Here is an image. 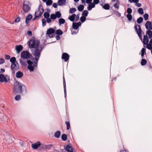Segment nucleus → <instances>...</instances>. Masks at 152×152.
I'll use <instances>...</instances> for the list:
<instances>
[{
    "label": "nucleus",
    "instance_id": "nucleus-1",
    "mask_svg": "<svg viewBox=\"0 0 152 152\" xmlns=\"http://www.w3.org/2000/svg\"><path fill=\"white\" fill-rule=\"evenodd\" d=\"M39 41L34 39L30 40L28 42L29 47L31 49L32 54L34 56H36L37 58L40 57L42 49L39 46Z\"/></svg>",
    "mask_w": 152,
    "mask_h": 152
},
{
    "label": "nucleus",
    "instance_id": "nucleus-2",
    "mask_svg": "<svg viewBox=\"0 0 152 152\" xmlns=\"http://www.w3.org/2000/svg\"><path fill=\"white\" fill-rule=\"evenodd\" d=\"M23 89L26 90V87L23 84L18 81L14 83L13 89V94H22Z\"/></svg>",
    "mask_w": 152,
    "mask_h": 152
},
{
    "label": "nucleus",
    "instance_id": "nucleus-3",
    "mask_svg": "<svg viewBox=\"0 0 152 152\" xmlns=\"http://www.w3.org/2000/svg\"><path fill=\"white\" fill-rule=\"evenodd\" d=\"M34 57L33 59L34 62H32L30 60H28L27 61L28 65L27 66V69L30 72H33L34 69L37 67L39 57L37 58V57H36V56H34Z\"/></svg>",
    "mask_w": 152,
    "mask_h": 152
},
{
    "label": "nucleus",
    "instance_id": "nucleus-4",
    "mask_svg": "<svg viewBox=\"0 0 152 152\" xmlns=\"http://www.w3.org/2000/svg\"><path fill=\"white\" fill-rule=\"evenodd\" d=\"M44 10L43 6L42 5H39L38 7V10L35 13V17L33 19L34 20L37 18H38L41 16Z\"/></svg>",
    "mask_w": 152,
    "mask_h": 152
},
{
    "label": "nucleus",
    "instance_id": "nucleus-5",
    "mask_svg": "<svg viewBox=\"0 0 152 152\" xmlns=\"http://www.w3.org/2000/svg\"><path fill=\"white\" fill-rule=\"evenodd\" d=\"M30 3L28 1H24L23 3V9L26 13L28 12L30 9Z\"/></svg>",
    "mask_w": 152,
    "mask_h": 152
},
{
    "label": "nucleus",
    "instance_id": "nucleus-6",
    "mask_svg": "<svg viewBox=\"0 0 152 152\" xmlns=\"http://www.w3.org/2000/svg\"><path fill=\"white\" fill-rule=\"evenodd\" d=\"M134 28L139 38L142 40L141 32L142 31L140 26L137 24L135 25Z\"/></svg>",
    "mask_w": 152,
    "mask_h": 152
},
{
    "label": "nucleus",
    "instance_id": "nucleus-7",
    "mask_svg": "<svg viewBox=\"0 0 152 152\" xmlns=\"http://www.w3.org/2000/svg\"><path fill=\"white\" fill-rule=\"evenodd\" d=\"M31 54L28 51H23L21 54V58L23 59H27L29 58Z\"/></svg>",
    "mask_w": 152,
    "mask_h": 152
},
{
    "label": "nucleus",
    "instance_id": "nucleus-8",
    "mask_svg": "<svg viewBox=\"0 0 152 152\" xmlns=\"http://www.w3.org/2000/svg\"><path fill=\"white\" fill-rule=\"evenodd\" d=\"M11 68L12 71V73L14 74L15 72L17 71L19 68L18 63L15 62V63L11 64Z\"/></svg>",
    "mask_w": 152,
    "mask_h": 152
},
{
    "label": "nucleus",
    "instance_id": "nucleus-9",
    "mask_svg": "<svg viewBox=\"0 0 152 152\" xmlns=\"http://www.w3.org/2000/svg\"><path fill=\"white\" fill-rule=\"evenodd\" d=\"M9 78L7 75L5 76L4 75L1 74L0 75V82H1L7 83L9 80Z\"/></svg>",
    "mask_w": 152,
    "mask_h": 152
},
{
    "label": "nucleus",
    "instance_id": "nucleus-10",
    "mask_svg": "<svg viewBox=\"0 0 152 152\" xmlns=\"http://www.w3.org/2000/svg\"><path fill=\"white\" fill-rule=\"evenodd\" d=\"M53 145L52 144L45 145L44 144H41V146L40 147L39 149L40 150H50L51 148L52 147Z\"/></svg>",
    "mask_w": 152,
    "mask_h": 152
},
{
    "label": "nucleus",
    "instance_id": "nucleus-11",
    "mask_svg": "<svg viewBox=\"0 0 152 152\" xmlns=\"http://www.w3.org/2000/svg\"><path fill=\"white\" fill-rule=\"evenodd\" d=\"M41 144L40 142L38 141L37 142L31 145V147L34 149H37L39 147H40Z\"/></svg>",
    "mask_w": 152,
    "mask_h": 152
},
{
    "label": "nucleus",
    "instance_id": "nucleus-12",
    "mask_svg": "<svg viewBox=\"0 0 152 152\" xmlns=\"http://www.w3.org/2000/svg\"><path fill=\"white\" fill-rule=\"evenodd\" d=\"M145 26L146 28L149 30L152 29V24L151 22L149 21H147L145 24Z\"/></svg>",
    "mask_w": 152,
    "mask_h": 152
},
{
    "label": "nucleus",
    "instance_id": "nucleus-13",
    "mask_svg": "<svg viewBox=\"0 0 152 152\" xmlns=\"http://www.w3.org/2000/svg\"><path fill=\"white\" fill-rule=\"evenodd\" d=\"M65 150L69 152H72L73 151V148L70 145H67L64 146Z\"/></svg>",
    "mask_w": 152,
    "mask_h": 152
},
{
    "label": "nucleus",
    "instance_id": "nucleus-14",
    "mask_svg": "<svg viewBox=\"0 0 152 152\" xmlns=\"http://www.w3.org/2000/svg\"><path fill=\"white\" fill-rule=\"evenodd\" d=\"M23 49V47L22 45H16L15 47V49L17 54H19Z\"/></svg>",
    "mask_w": 152,
    "mask_h": 152
},
{
    "label": "nucleus",
    "instance_id": "nucleus-15",
    "mask_svg": "<svg viewBox=\"0 0 152 152\" xmlns=\"http://www.w3.org/2000/svg\"><path fill=\"white\" fill-rule=\"evenodd\" d=\"M55 32V30L53 28H49L47 31L46 34L48 35L49 37H53V36L50 37V35Z\"/></svg>",
    "mask_w": 152,
    "mask_h": 152
},
{
    "label": "nucleus",
    "instance_id": "nucleus-16",
    "mask_svg": "<svg viewBox=\"0 0 152 152\" xmlns=\"http://www.w3.org/2000/svg\"><path fill=\"white\" fill-rule=\"evenodd\" d=\"M69 55L66 53H64L63 54L62 57V59L64 60L65 61H67L69 58Z\"/></svg>",
    "mask_w": 152,
    "mask_h": 152
},
{
    "label": "nucleus",
    "instance_id": "nucleus-17",
    "mask_svg": "<svg viewBox=\"0 0 152 152\" xmlns=\"http://www.w3.org/2000/svg\"><path fill=\"white\" fill-rule=\"evenodd\" d=\"M66 2V0H58V4L59 6L65 5Z\"/></svg>",
    "mask_w": 152,
    "mask_h": 152
},
{
    "label": "nucleus",
    "instance_id": "nucleus-18",
    "mask_svg": "<svg viewBox=\"0 0 152 152\" xmlns=\"http://www.w3.org/2000/svg\"><path fill=\"white\" fill-rule=\"evenodd\" d=\"M63 85L64 87V93L65 97H66V86L65 80L64 77H63Z\"/></svg>",
    "mask_w": 152,
    "mask_h": 152
},
{
    "label": "nucleus",
    "instance_id": "nucleus-19",
    "mask_svg": "<svg viewBox=\"0 0 152 152\" xmlns=\"http://www.w3.org/2000/svg\"><path fill=\"white\" fill-rule=\"evenodd\" d=\"M95 5L93 3H91L88 4V7H87V9L88 10L90 11L92 10V9L94 7Z\"/></svg>",
    "mask_w": 152,
    "mask_h": 152
},
{
    "label": "nucleus",
    "instance_id": "nucleus-20",
    "mask_svg": "<svg viewBox=\"0 0 152 152\" xmlns=\"http://www.w3.org/2000/svg\"><path fill=\"white\" fill-rule=\"evenodd\" d=\"M23 76V73L20 71L17 72L16 74V77L17 78H20Z\"/></svg>",
    "mask_w": 152,
    "mask_h": 152
},
{
    "label": "nucleus",
    "instance_id": "nucleus-21",
    "mask_svg": "<svg viewBox=\"0 0 152 152\" xmlns=\"http://www.w3.org/2000/svg\"><path fill=\"white\" fill-rule=\"evenodd\" d=\"M32 18V16L30 15H28L26 18V23H28L31 19Z\"/></svg>",
    "mask_w": 152,
    "mask_h": 152
},
{
    "label": "nucleus",
    "instance_id": "nucleus-22",
    "mask_svg": "<svg viewBox=\"0 0 152 152\" xmlns=\"http://www.w3.org/2000/svg\"><path fill=\"white\" fill-rule=\"evenodd\" d=\"M148 39L147 36H144L143 43L145 45H146L148 42Z\"/></svg>",
    "mask_w": 152,
    "mask_h": 152
},
{
    "label": "nucleus",
    "instance_id": "nucleus-23",
    "mask_svg": "<svg viewBox=\"0 0 152 152\" xmlns=\"http://www.w3.org/2000/svg\"><path fill=\"white\" fill-rule=\"evenodd\" d=\"M101 5L102 6L103 8L105 10H108L109 9L110 6L108 4H106L104 5L102 4H101Z\"/></svg>",
    "mask_w": 152,
    "mask_h": 152
},
{
    "label": "nucleus",
    "instance_id": "nucleus-24",
    "mask_svg": "<svg viewBox=\"0 0 152 152\" xmlns=\"http://www.w3.org/2000/svg\"><path fill=\"white\" fill-rule=\"evenodd\" d=\"M76 14H73L71 16H69V19L72 21H73L75 19Z\"/></svg>",
    "mask_w": 152,
    "mask_h": 152
},
{
    "label": "nucleus",
    "instance_id": "nucleus-25",
    "mask_svg": "<svg viewBox=\"0 0 152 152\" xmlns=\"http://www.w3.org/2000/svg\"><path fill=\"white\" fill-rule=\"evenodd\" d=\"M61 135V132L58 131L56 132L54 134V136L56 138H59L60 136Z\"/></svg>",
    "mask_w": 152,
    "mask_h": 152
},
{
    "label": "nucleus",
    "instance_id": "nucleus-26",
    "mask_svg": "<svg viewBox=\"0 0 152 152\" xmlns=\"http://www.w3.org/2000/svg\"><path fill=\"white\" fill-rule=\"evenodd\" d=\"M65 20L64 19L61 18L59 19V25L60 26L61 24H63L65 23Z\"/></svg>",
    "mask_w": 152,
    "mask_h": 152
},
{
    "label": "nucleus",
    "instance_id": "nucleus-27",
    "mask_svg": "<svg viewBox=\"0 0 152 152\" xmlns=\"http://www.w3.org/2000/svg\"><path fill=\"white\" fill-rule=\"evenodd\" d=\"M88 11L87 10H85L83 11V12L82 15V16H85L86 17L88 15Z\"/></svg>",
    "mask_w": 152,
    "mask_h": 152
},
{
    "label": "nucleus",
    "instance_id": "nucleus-28",
    "mask_svg": "<svg viewBox=\"0 0 152 152\" xmlns=\"http://www.w3.org/2000/svg\"><path fill=\"white\" fill-rule=\"evenodd\" d=\"M10 61L12 64L15 63V62H18L17 61H16V58L15 57H12L10 59Z\"/></svg>",
    "mask_w": 152,
    "mask_h": 152
},
{
    "label": "nucleus",
    "instance_id": "nucleus-29",
    "mask_svg": "<svg viewBox=\"0 0 152 152\" xmlns=\"http://www.w3.org/2000/svg\"><path fill=\"white\" fill-rule=\"evenodd\" d=\"M147 61L143 58H142L141 60V64L142 66H144L146 65L147 63Z\"/></svg>",
    "mask_w": 152,
    "mask_h": 152
},
{
    "label": "nucleus",
    "instance_id": "nucleus-30",
    "mask_svg": "<svg viewBox=\"0 0 152 152\" xmlns=\"http://www.w3.org/2000/svg\"><path fill=\"white\" fill-rule=\"evenodd\" d=\"M55 15H56V16L57 18H59L61 17V13L57 11L55 13Z\"/></svg>",
    "mask_w": 152,
    "mask_h": 152
},
{
    "label": "nucleus",
    "instance_id": "nucleus-31",
    "mask_svg": "<svg viewBox=\"0 0 152 152\" xmlns=\"http://www.w3.org/2000/svg\"><path fill=\"white\" fill-rule=\"evenodd\" d=\"M67 136L66 134H63L62 135L61 138L64 141H66L67 139Z\"/></svg>",
    "mask_w": 152,
    "mask_h": 152
},
{
    "label": "nucleus",
    "instance_id": "nucleus-32",
    "mask_svg": "<svg viewBox=\"0 0 152 152\" xmlns=\"http://www.w3.org/2000/svg\"><path fill=\"white\" fill-rule=\"evenodd\" d=\"M84 8V6L82 5H80L78 7V10L80 11H83Z\"/></svg>",
    "mask_w": 152,
    "mask_h": 152
},
{
    "label": "nucleus",
    "instance_id": "nucleus-33",
    "mask_svg": "<svg viewBox=\"0 0 152 152\" xmlns=\"http://www.w3.org/2000/svg\"><path fill=\"white\" fill-rule=\"evenodd\" d=\"M147 34H148L149 36L150 39L152 38V31L151 30H148L147 31Z\"/></svg>",
    "mask_w": 152,
    "mask_h": 152
},
{
    "label": "nucleus",
    "instance_id": "nucleus-34",
    "mask_svg": "<svg viewBox=\"0 0 152 152\" xmlns=\"http://www.w3.org/2000/svg\"><path fill=\"white\" fill-rule=\"evenodd\" d=\"M44 16L45 18L47 19V18H49L50 14L48 12H46L44 13Z\"/></svg>",
    "mask_w": 152,
    "mask_h": 152
},
{
    "label": "nucleus",
    "instance_id": "nucleus-35",
    "mask_svg": "<svg viewBox=\"0 0 152 152\" xmlns=\"http://www.w3.org/2000/svg\"><path fill=\"white\" fill-rule=\"evenodd\" d=\"M143 18L141 17H140L137 19V21L138 23L140 24L142 23V22L143 21Z\"/></svg>",
    "mask_w": 152,
    "mask_h": 152
},
{
    "label": "nucleus",
    "instance_id": "nucleus-36",
    "mask_svg": "<svg viewBox=\"0 0 152 152\" xmlns=\"http://www.w3.org/2000/svg\"><path fill=\"white\" fill-rule=\"evenodd\" d=\"M56 34H57L61 35L63 34V32L61 30L58 29L56 30Z\"/></svg>",
    "mask_w": 152,
    "mask_h": 152
},
{
    "label": "nucleus",
    "instance_id": "nucleus-37",
    "mask_svg": "<svg viewBox=\"0 0 152 152\" xmlns=\"http://www.w3.org/2000/svg\"><path fill=\"white\" fill-rule=\"evenodd\" d=\"M119 2L118 0H117L115 4H114V7L117 9H118L119 8Z\"/></svg>",
    "mask_w": 152,
    "mask_h": 152
},
{
    "label": "nucleus",
    "instance_id": "nucleus-38",
    "mask_svg": "<svg viewBox=\"0 0 152 152\" xmlns=\"http://www.w3.org/2000/svg\"><path fill=\"white\" fill-rule=\"evenodd\" d=\"M52 0H48L46 2V4L47 5L50 6L52 4Z\"/></svg>",
    "mask_w": 152,
    "mask_h": 152
},
{
    "label": "nucleus",
    "instance_id": "nucleus-39",
    "mask_svg": "<svg viewBox=\"0 0 152 152\" xmlns=\"http://www.w3.org/2000/svg\"><path fill=\"white\" fill-rule=\"evenodd\" d=\"M76 11V9L75 8H72L70 9L69 13L72 14L74 13Z\"/></svg>",
    "mask_w": 152,
    "mask_h": 152
},
{
    "label": "nucleus",
    "instance_id": "nucleus-40",
    "mask_svg": "<svg viewBox=\"0 0 152 152\" xmlns=\"http://www.w3.org/2000/svg\"><path fill=\"white\" fill-rule=\"evenodd\" d=\"M50 18L52 20H54L56 19L57 18L55 14H52L50 15Z\"/></svg>",
    "mask_w": 152,
    "mask_h": 152
},
{
    "label": "nucleus",
    "instance_id": "nucleus-41",
    "mask_svg": "<svg viewBox=\"0 0 152 152\" xmlns=\"http://www.w3.org/2000/svg\"><path fill=\"white\" fill-rule=\"evenodd\" d=\"M73 28L75 29H77L78 28V26L76 23H73L72 25Z\"/></svg>",
    "mask_w": 152,
    "mask_h": 152
},
{
    "label": "nucleus",
    "instance_id": "nucleus-42",
    "mask_svg": "<svg viewBox=\"0 0 152 152\" xmlns=\"http://www.w3.org/2000/svg\"><path fill=\"white\" fill-rule=\"evenodd\" d=\"M65 124L66 125V129L67 130L69 129L70 128V125L69 122L68 121H66L65 122Z\"/></svg>",
    "mask_w": 152,
    "mask_h": 152
},
{
    "label": "nucleus",
    "instance_id": "nucleus-43",
    "mask_svg": "<svg viewBox=\"0 0 152 152\" xmlns=\"http://www.w3.org/2000/svg\"><path fill=\"white\" fill-rule=\"evenodd\" d=\"M138 11L140 14L141 15H142L144 13L143 10L142 8H139Z\"/></svg>",
    "mask_w": 152,
    "mask_h": 152
},
{
    "label": "nucleus",
    "instance_id": "nucleus-44",
    "mask_svg": "<svg viewBox=\"0 0 152 152\" xmlns=\"http://www.w3.org/2000/svg\"><path fill=\"white\" fill-rule=\"evenodd\" d=\"M86 19L85 16H82L80 18V20L83 23L85 21Z\"/></svg>",
    "mask_w": 152,
    "mask_h": 152
},
{
    "label": "nucleus",
    "instance_id": "nucleus-45",
    "mask_svg": "<svg viewBox=\"0 0 152 152\" xmlns=\"http://www.w3.org/2000/svg\"><path fill=\"white\" fill-rule=\"evenodd\" d=\"M126 17L129 21H130L132 19V16L131 14H128L126 15Z\"/></svg>",
    "mask_w": 152,
    "mask_h": 152
},
{
    "label": "nucleus",
    "instance_id": "nucleus-46",
    "mask_svg": "<svg viewBox=\"0 0 152 152\" xmlns=\"http://www.w3.org/2000/svg\"><path fill=\"white\" fill-rule=\"evenodd\" d=\"M42 26H45L46 24V20L45 19H43L42 20Z\"/></svg>",
    "mask_w": 152,
    "mask_h": 152
},
{
    "label": "nucleus",
    "instance_id": "nucleus-47",
    "mask_svg": "<svg viewBox=\"0 0 152 152\" xmlns=\"http://www.w3.org/2000/svg\"><path fill=\"white\" fill-rule=\"evenodd\" d=\"M21 99V97L19 95H17L15 97V99L16 101H19Z\"/></svg>",
    "mask_w": 152,
    "mask_h": 152
},
{
    "label": "nucleus",
    "instance_id": "nucleus-48",
    "mask_svg": "<svg viewBox=\"0 0 152 152\" xmlns=\"http://www.w3.org/2000/svg\"><path fill=\"white\" fill-rule=\"evenodd\" d=\"M149 15L148 14H145L143 15V17L145 20H147L148 19Z\"/></svg>",
    "mask_w": 152,
    "mask_h": 152
},
{
    "label": "nucleus",
    "instance_id": "nucleus-49",
    "mask_svg": "<svg viewBox=\"0 0 152 152\" xmlns=\"http://www.w3.org/2000/svg\"><path fill=\"white\" fill-rule=\"evenodd\" d=\"M132 12V10L129 8H127V12L128 14H131Z\"/></svg>",
    "mask_w": 152,
    "mask_h": 152
},
{
    "label": "nucleus",
    "instance_id": "nucleus-50",
    "mask_svg": "<svg viewBox=\"0 0 152 152\" xmlns=\"http://www.w3.org/2000/svg\"><path fill=\"white\" fill-rule=\"evenodd\" d=\"M152 45H147V48L148 49L150 50H151L152 49Z\"/></svg>",
    "mask_w": 152,
    "mask_h": 152
},
{
    "label": "nucleus",
    "instance_id": "nucleus-51",
    "mask_svg": "<svg viewBox=\"0 0 152 152\" xmlns=\"http://www.w3.org/2000/svg\"><path fill=\"white\" fill-rule=\"evenodd\" d=\"M139 0H131L130 2L131 3H132L133 2H134L135 3H137L138 2Z\"/></svg>",
    "mask_w": 152,
    "mask_h": 152
},
{
    "label": "nucleus",
    "instance_id": "nucleus-52",
    "mask_svg": "<svg viewBox=\"0 0 152 152\" xmlns=\"http://www.w3.org/2000/svg\"><path fill=\"white\" fill-rule=\"evenodd\" d=\"M46 20L47 23H50L51 21V19L50 18H47Z\"/></svg>",
    "mask_w": 152,
    "mask_h": 152
},
{
    "label": "nucleus",
    "instance_id": "nucleus-53",
    "mask_svg": "<svg viewBox=\"0 0 152 152\" xmlns=\"http://www.w3.org/2000/svg\"><path fill=\"white\" fill-rule=\"evenodd\" d=\"M99 2V0H94L93 3L95 5V4H98Z\"/></svg>",
    "mask_w": 152,
    "mask_h": 152
},
{
    "label": "nucleus",
    "instance_id": "nucleus-54",
    "mask_svg": "<svg viewBox=\"0 0 152 152\" xmlns=\"http://www.w3.org/2000/svg\"><path fill=\"white\" fill-rule=\"evenodd\" d=\"M79 18V15L77 14V16L76 15L75 17V20L76 21H77Z\"/></svg>",
    "mask_w": 152,
    "mask_h": 152
},
{
    "label": "nucleus",
    "instance_id": "nucleus-55",
    "mask_svg": "<svg viewBox=\"0 0 152 152\" xmlns=\"http://www.w3.org/2000/svg\"><path fill=\"white\" fill-rule=\"evenodd\" d=\"M4 62V59L0 58V64H3Z\"/></svg>",
    "mask_w": 152,
    "mask_h": 152
},
{
    "label": "nucleus",
    "instance_id": "nucleus-56",
    "mask_svg": "<svg viewBox=\"0 0 152 152\" xmlns=\"http://www.w3.org/2000/svg\"><path fill=\"white\" fill-rule=\"evenodd\" d=\"M135 5L136 6H137L138 7H140L141 6L142 4L141 3H139L137 2V3H136Z\"/></svg>",
    "mask_w": 152,
    "mask_h": 152
},
{
    "label": "nucleus",
    "instance_id": "nucleus-57",
    "mask_svg": "<svg viewBox=\"0 0 152 152\" xmlns=\"http://www.w3.org/2000/svg\"><path fill=\"white\" fill-rule=\"evenodd\" d=\"M27 34L29 36H31L32 35V32L31 31H28L27 32Z\"/></svg>",
    "mask_w": 152,
    "mask_h": 152
},
{
    "label": "nucleus",
    "instance_id": "nucleus-58",
    "mask_svg": "<svg viewBox=\"0 0 152 152\" xmlns=\"http://www.w3.org/2000/svg\"><path fill=\"white\" fill-rule=\"evenodd\" d=\"M10 58V56L9 55H5V59L7 60H9Z\"/></svg>",
    "mask_w": 152,
    "mask_h": 152
},
{
    "label": "nucleus",
    "instance_id": "nucleus-59",
    "mask_svg": "<svg viewBox=\"0 0 152 152\" xmlns=\"http://www.w3.org/2000/svg\"><path fill=\"white\" fill-rule=\"evenodd\" d=\"M20 21V18L19 17L17 18L15 20V22L18 23Z\"/></svg>",
    "mask_w": 152,
    "mask_h": 152
},
{
    "label": "nucleus",
    "instance_id": "nucleus-60",
    "mask_svg": "<svg viewBox=\"0 0 152 152\" xmlns=\"http://www.w3.org/2000/svg\"><path fill=\"white\" fill-rule=\"evenodd\" d=\"M92 0H86V3L89 4L92 3Z\"/></svg>",
    "mask_w": 152,
    "mask_h": 152
},
{
    "label": "nucleus",
    "instance_id": "nucleus-61",
    "mask_svg": "<svg viewBox=\"0 0 152 152\" xmlns=\"http://www.w3.org/2000/svg\"><path fill=\"white\" fill-rule=\"evenodd\" d=\"M57 4L56 3H54L53 4V6L55 8H56L57 7Z\"/></svg>",
    "mask_w": 152,
    "mask_h": 152
},
{
    "label": "nucleus",
    "instance_id": "nucleus-62",
    "mask_svg": "<svg viewBox=\"0 0 152 152\" xmlns=\"http://www.w3.org/2000/svg\"><path fill=\"white\" fill-rule=\"evenodd\" d=\"M145 52V49L144 48H143L141 50V53L144 54Z\"/></svg>",
    "mask_w": 152,
    "mask_h": 152
},
{
    "label": "nucleus",
    "instance_id": "nucleus-63",
    "mask_svg": "<svg viewBox=\"0 0 152 152\" xmlns=\"http://www.w3.org/2000/svg\"><path fill=\"white\" fill-rule=\"evenodd\" d=\"M56 38L57 40H59L60 38V37L59 36V35H57L56 36Z\"/></svg>",
    "mask_w": 152,
    "mask_h": 152
},
{
    "label": "nucleus",
    "instance_id": "nucleus-64",
    "mask_svg": "<svg viewBox=\"0 0 152 152\" xmlns=\"http://www.w3.org/2000/svg\"><path fill=\"white\" fill-rule=\"evenodd\" d=\"M116 14L118 15V16H119V17H120L121 15V13H120L119 12H116Z\"/></svg>",
    "mask_w": 152,
    "mask_h": 152
}]
</instances>
